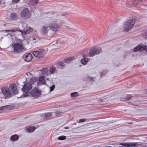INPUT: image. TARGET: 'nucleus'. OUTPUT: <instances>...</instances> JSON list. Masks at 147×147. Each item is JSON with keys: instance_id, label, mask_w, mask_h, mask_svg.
I'll return each mask as SVG.
<instances>
[{"instance_id": "nucleus-30", "label": "nucleus", "mask_w": 147, "mask_h": 147, "mask_svg": "<svg viewBox=\"0 0 147 147\" xmlns=\"http://www.w3.org/2000/svg\"><path fill=\"white\" fill-rule=\"evenodd\" d=\"M143 0H132L133 3L134 5H136Z\"/></svg>"}, {"instance_id": "nucleus-8", "label": "nucleus", "mask_w": 147, "mask_h": 147, "mask_svg": "<svg viewBox=\"0 0 147 147\" xmlns=\"http://www.w3.org/2000/svg\"><path fill=\"white\" fill-rule=\"evenodd\" d=\"M101 51L100 48H94L90 50L88 54L86 55V56H89V57H92L100 53Z\"/></svg>"}, {"instance_id": "nucleus-10", "label": "nucleus", "mask_w": 147, "mask_h": 147, "mask_svg": "<svg viewBox=\"0 0 147 147\" xmlns=\"http://www.w3.org/2000/svg\"><path fill=\"white\" fill-rule=\"evenodd\" d=\"M22 25L24 28V30L21 31L23 34H28L32 30V28L28 26L26 24L23 23L22 24Z\"/></svg>"}, {"instance_id": "nucleus-13", "label": "nucleus", "mask_w": 147, "mask_h": 147, "mask_svg": "<svg viewBox=\"0 0 147 147\" xmlns=\"http://www.w3.org/2000/svg\"><path fill=\"white\" fill-rule=\"evenodd\" d=\"M144 50L147 52V46L140 44L134 49V52H136L138 51H141Z\"/></svg>"}, {"instance_id": "nucleus-33", "label": "nucleus", "mask_w": 147, "mask_h": 147, "mask_svg": "<svg viewBox=\"0 0 147 147\" xmlns=\"http://www.w3.org/2000/svg\"><path fill=\"white\" fill-rule=\"evenodd\" d=\"M66 138V136H60L58 138V139L59 140H64Z\"/></svg>"}, {"instance_id": "nucleus-37", "label": "nucleus", "mask_w": 147, "mask_h": 147, "mask_svg": "<svg viewBox=\"0 0 147 147\" xmlns=\"http://www.w3.org/2000/svg\"><path fill=\"white\" fill-rule=\"evenodd\" d=\"M131 98V96H127L126 98H125V99L124 100L126 101V100H130Z\"/></svg>"}, {"instance_id": "nucleus-6", "label": "nucleus", "mask_w": 147, "mask_h": 147, "mask_svg": "<svg viewBox=\"0 0 147 147\" xmlns=\"http://www.w3.org/2000/svg\"><path fill=\"white\" fill-rule=\"evenodd\" d=\"M2 92L6 98L11 97L13 94L8 88L4 87L2 89Z\"/></svg>"}, {"instance_id": "nucleus-19", "label": "nucleus", "mask_w": 147, "mask_h": 147, "mask_svg": "<svg viewBox=\"0 0 147 147\" xmlns=\"http://www.w3.org/2000/svg\"><path fill=\"white\" fill-rule=\"evenodd\" d=\"M40 71L41 74H45L46 76L49 75L50 74L48 69L47 68H44L41 69Z\"/></svg>"}, {"instance_id": "nucleus-20", "label": "nucleus", "mask_w": 147, "mask_h": 147, "mask_svg": "<svg viewBox=\"0 0 147 147\" xmlns=\"http://www.w3.org/2000/svg\"><path fill=\"white\" fill-rule=\"evenodd\" d=\"M65 66V63L62 62H60L58 65V67L59 68L63 69L64 68Z\"/></svg>"}, {"instance_id": "nucleus-12", "label": "nucleus", "mask_w": 147, "mask_h": 147, "mask_svg": "<svg viewBox=\"0 0 147 147\" xmlns=\"http://www.w3.org/2000/svg\"><path fill=\"white\" fill-rule=\"evenodd\" d=\"M45 50L44 49H41L38 51H35L33 52V55L35 57H42L44 55Z\"/></svg>"}, {"instance_id": "nucleus-28", "label": "nucleus", "mask_w": 147, "mask_h": 147, "mask_svg": "<svg viewBox=\"0 0 147 147\" xmlns=\"http://www.w3.org/2000/svg\"><path fill=\"white\" fill-rule=\"evenodd\" d=\"M143 144V143L142 142H134V147H138Z\"/></svg>"}, {"instance_id": "nucleus-34", "label": "nucleus", "mask_w": 147, "mask_h": 147, "mask_svg": "<svg viewBox=\"0 0 147 147\" xmlns=\"http://www.w3.org/2000/svg\"><path fill=\"white\" fill-rule=\"evenodd\" d=\"M143 37L146 39H147V31L145 32L143 34Z\"/></svg>"}, {"instance_id": "nucleus-11", "label": "nucleus", "mask_w": 147, "mask_h": 147, "mask_svg": "<svg viewBox=\"0 0 147 147\" xmlns=\"http://www.w3.org/2000/svg\"><path fill=\"white\" fill-rule=\"evenodd\" d=\"M32 96L37 98L39 97L41 94V91L39 90L36 88H34L32 89V92L30 94Z\"/></svg>"}, {"instance_id": "nucleus-38", "label": "nucleus", "mask_w": 147, "mask_h": 147, "mask_svg": "<svg viewBox=\"0 0 147 147\" xmlns=\"http://www.w3.org/2000/svg\"><path fill=\"white\" fill-rule=\"evenodd\" d=\"M64 127L62 126L59 128V130L61 131H64Z\"/></svg>"}, {"instance_id": "nucleus-45", "label": "nucleus", "mask_w": 147, "mask_h": 147, "mask_svg": "<svg viewBox=\"0 0 147 147\" xmlns=\"http://www.w3.org/2000/svg\"><path fill=\"white\" fill-rule=\"evenodd\" d=\"M118 147H124L120 146H119Z\"/></svg>"}, {"instance_id": "nucleus-4", "label": "nucleus", "mask_w": 147, "mask_h": 147, "mask_svg": "<svg viewBox=\"0 0 147 147\" xmlns=\"http://www.w3.org/2000/svg\"><path fill=\"white\" fill-rule=\"evenodd\" d=\"M26 42V40L22 41L20 43H16L14 44L13 47L14 51L16 52H21L23 49V45Z\"/></svg>"}, {"instance_id": "nucleus-41", "label": "nucleus", "mask_w": 147, "mask_h": 147, "mask_svg": "<svg viewBox=\"0 0 147 147\" xmlns=\"http://www.w3.org/2000/svg\"><path fill=\"white\" fill-rule=\"evenodd\" d=\"M30 75V73H27L26 74V75L25 76L26 77H27V76H29Z\"/></svg>"}, {"instance_id": "nucleus-32", "label": "nucleus", "mask_w": 147, "mask_h": 147, "mask_svg": "<svg viewBox=\"0 0 147 147\" xmlns=\"http://www.w3.org/2000/svg\"><path fill=\"white\" fill-rule=\"evenodd\" d=\"M45 116L47 118H49L52 115V113L51 112L47 113H45Z\"/></svg>"}, {"instance_id": "nucleus-29", "label": "nucleus", "mask_w": 147, "mask_h": 147, "mask_svg": "<svg viewBox=\"0 0 147 147\" xmlns=\"http://www.w3.org/2000/svg\"><path fill=\"white\" fill-rule=\"evenodd\" d=\"M38 0H31L30 1V3L32 5H34L38 3Z\"/></svg>"}, {"instance_id": "nucleus-14", "label": "nucleus", "mask_w": 147, "mask_h": 147, "mask_svg": "<svg viewBox=\"0 0 147 147\" xmlns=\"http://www.w3.org/2000/svg\"><path fill=\"white\" fill-rule=\"evenodd\" d=\"M100 125V123L98 122L93 123H89L88 124L87 126L86 127V128H91L92 130H94L97 129L98 127Z\"/></svg>"}, {"instance_id": "nucleus-42", "label": "nucleus", "mask_w": 147, "mask_h": 147, "mask_svg": "<svg viewBox=\"0 0 147 147\" xmlns=\"http://www.w3.org/2000/svg\"><path fill=\"white\" fill-rule=\"evenodd\" d=\"M13 1L15 3H17L20 0H13Z\"/></svg>"}, {"instance_id": "nucleus-23", "label": "nucleus", "mask_w": 147, "mask_h": 147, "mask_svg": "<svg viewBox=\"0 0 147 147\" xmlns=\"http://www.w3.org/2000/svg\"><path fill=\"white\" fill-rule=\"evenodd\" d=\"M35 129L34 127H31L27 129V131L28 132H31L33 131Z\"/></svg>"}, {"instance_id": "nucleus-22", "label": "nucleus", "mask_w": 147, "mask_h": 147, "mask_svg": "<svg viewBox=\"0 0 147 147\" xmlns=\"http://www.w3.org/2000/svg\"><path fill=\"white\" fill-rule=\"evenodd\" d=\"M18 16L16 13H13L10 16V18L13 20H15L18 18Z\"/></svg>"}, {"instance_id": "nucleus-31", "label": "nucleus", "mask_w": 147, "mask_h": 147, "mask_svg": "<svg viewBox=\"0 0 147 147\" xmlns=\"http://www.w3.org/2000/svg\"><path fill=\"white\" fill-rule=\"evenodd\" d=\"M71 97H74L78 96V93L77 92H74L71 94Z\"/></svg>"}, {"instance_id": "nucleus-3", "label": "nucleus", "mask_w": 147, "mask_h": 147, "mask_svg": "<svg viewBox=\"0 0 147 147\" xmlns=\"http://www.w3.org/2000/svg\"><path fill=\"white\" fill-rule=\"evenodd\" d=\"M32 87V85L30 83H27L23 87L22 90L23 92V95L24 97L28 96L30 95V93L29 91Z\"/></svg>"}, {"instance_id": "nucleus-16", "label": "nucleus", "mask_w": 147, "mask_h": 147, "mask_svg": "<svg viewBox=\"0 0 147 147\" xmlns=\"http://www.w3.org/2000/svg\"><path fill=\"white\" fill-rule=\"evenodd\" d=\"M24 60L27 61H30L32 59V55L30 53L25 54L23 56Z\"/></svg>"}, {"instance_id": "nucleus-43", "label": "nucleus", "mask_w": 147, "mask_h": 147, "mask_svg": "<svg viewBox=\"0 0 147 147\" xmlns=\"http://www.w3.org/2000/svg\"><path fill=\"white\" fill-rule=\"evenodd\" d=\"M69 129V127H64V129Z\"/></svg>"}, {"instance_id": "nucleus-24", "label": "nucleus", "mask_w": 147, "mask_h": 147, "mask_svg": "<svg viewBox=\"0 0 147 147\" xmlns=\"http://www.w3.org/2000/svg\"><path fill=\"white\" fill-rule=\"evenodd\" d=\"M18 139V136L16 134L13 135L11 137V139L13 141L17 140Z\"/></svg>"}, {"instance_id": "nucleus-36", "label": "nucleus", "mask_w": 147, "mask_h": 147, "mask_svg": "<svg viewBox=\"0 0 147 147\" xmlns=\"http://www.w3.org/2000/svg\"><path fill=\"white\" fill-rule=\"evenodd\" d=\"M55 87V85H53L52 86L50 87V92L52 91L54 89Z\"/></svg>"}, {"instance_id": "nucleus-26", "label": "nucleus", "mask_w": 147, "mask_h": 147, "mask_svg": "<svg viewBox=\"0 0 147 147\" xmlns=\"http://www.w3.org/2000/svg\"><path fill=\"white\" fill-rule=\"evenodd\" d=\"M74 59L73 57H69L68 58L65 59L64 60V62L67 63H68L71 61L73 60Z\"/></svg>"}, {"instance_id": "nucleus-21", "label": "nucleus", "mask_w": 147, "mask_h": 147, "mask_svg": "<svg viewBox=\"0 0 147 147\" xmlns=\"http://www.w3.org/2000/svg\"><path fill=\"white\" fill-rule=\"evenodd\" d=\"M37 80V78L35 77H32L30 79V82L32 84L35 83Z\"/></svg>"}, {"instance_id": "nucleus-44", "label": "nucleus", "mask_w": 147, "mask_h": 147, "mask_svg": "<svg viewBox=\"0 0 147 147\" xmlns=\"http://www.w3.org/2000/svg\"><path fill=\"white\" fill-rule=\"evenodd\" d=\"M3 107H1V108H0V109H3Z\"/></svg>"}, {"instance_id": "nucleus-39", "label": "nucleus", "mask_w": 147, "mask_h": 147, "mask_svg": "<svg viewBox=\"0 0 147 147\" xmlns=\"http://www.w3.org/2000/svg\"><path fill=\"white\" fill-rule=\"evenodd\" d=\"M56 43L57 44H59L61 43V41L60 40L57 39L56 40Z\"/></svg>"}, {"instance_id": "nucleus-18", "label": "nucleus", "mask_w": 147, "mask_h": 147, "mask_svg": "<svg viewBox=\"0 0 147 147\" xmlns=\"http://www.w3.org/2000/svg\"><path fill=\"white\" fill-rule=\"evenodd\" d=\"M120 144L127 147H134V142L122 143H120Z\"/></svg>"}, {"instance_id": "nucleus-5", "label": "nucleus", "mask_w": 147, "mask_h": 147, "mask_svg": "<svg viewBox=\"0 0 147 147\" xmlns=\"http://www.w3.org/2000/svg\"><path fill=\"white\" fill-rule=\"evenodd\" d=\"M35 33L34 34H32L28 38L29 40L31 42L35 43L39 42L40 41V39L38 36L36 32L35 31Z\"/></svg>"}, {"instance_id": "nucleus-2", "label": "nucleus", "mask_w": 147, "mask_h": 147, "mask_svg": "<svg viewBox=\"0 0 147 147\" xmlns=\"http://www.w3.org/2000/svg\"><path fill=\"white\" fill-rule=\"evenodd\" d=\"M136 21V19L134 17H133L127 21L123 25V29L124 31L128 32L131 29L135 24Z\"/></svg>"}, {"instance_id": "nucleus-9", "label": "nucleus", "mask_w": 147, "mask_h": 147, "mask_svg": "<svg viewBox=\"0 0 147 147\" xmlns=\"http://www.w3.org/2000/svg\"><path fill=\"white\" fill-rule=\"evenodd\" d=\"M17 30H7L5 31L7 33V34H6L5 36H8L9 38H11L13 40H16V32Z\"/></svg>"}, {"instance_id": "nucleus-25", "label": "nucleus", "mask_w": 147, "mask_h": 147, "mask_svg": "<svg viewBox=\"0 0 147 147\" xmlns=\"http://www.w3.org/2000/svg\"><path fill=\"white\" fill-rule=\"evenodd\" d=\"M88 61V59L87 58H85L81 60V62L83 65L86 64Z\"/></svg>"}, {"instance_id": "nucleus-35", "label": "nucleus", "mask_w": 147, "mask_h": 147, "mask_svg": "<svg viewBox=\"0 0 147 147\" xmlns=\"http://www.w3.org/2000/svg\"><path fill=\"white\" fill-rule=\"evenodd\" d=\"M86 121V119H80L78 123H81L82 122H85Z\"/></svg>"}, {"instance_id": "nucleus-40", "label": "nucleus", "mask_w": 147, "mask_h": 147, "mask_svg": "<svg viewBox=\"0 0 147 147\" xmlns=\"http://www.w3.org/2000/svg\"><path fill=\"white\" fill-rule=\"evenodd\" d=\"M60 112L59 111H56V112H55V113L56 115H60Z\"/></svg>"}, {"instance_id": "nucleus-46", "label": "nucleus", "mask_w": 147, "mask_h": 147, "mask_svg": "<svg viewBox=\"0 0 147 147\" xmlns=\"http://www.w3.org/2000/svg\"><path fill=\"white\" fill-rule=\"evenodd\" d=\"M27 43H28V42Z\"/></svg>"}, {"instance_id": "nucleus-17", "label": "nucleus", "mask_w": 147, "mask_h": 147, "mask_svg": "<svg viewBox=\"0 0 147 147\" xmlns=\"http://www.w3.org/2000/svg\"><path fill=\"white\" fill-rule=\"evenodd\" d=\"M45 77L43 76H41L38 79V81L37 84L40 85L42 84H45V82L44 80Z\"/></svg>"}, {"instance_id": "nucleus-15", "label": "nucleus", "mask_w": 147, "mask_h": 147, "mask_svg": "<svg viewBox=\"0 0 147 147\" xmlns=\"http://www.w3.org/2000/svg\"><path fill=\"white\" fill-rule=\"evenodd\" d=\"M22 17L24 18H28L30 16V12L28 8L24 9L21 13Z\"/></svg>"}, {"instance_id": "nucleus-7", "label": "nucleus", "mask_w": 147, "mask_h": 147, "mask_svg": "<svg viewBox=\"0 0 147 147\" xmlns=\"http://www.w3.org/2000/svg\"><path fill=\"white\" fill-rule=\"evenodd\" d=\"M9 88L12 94H16L18 93L17 86L15 83H12L10 84Z\"/></svg>"}, {"instance_id": "nucleus-27", "label": "nucleus", "mask_w": 147, "mask_h": 147, "mask_svg": "<svg viewBox=\"0 0 147 147\" xmlns=\"http://www.w3.org/2000/svg\"><path fill=\"white\" fill-rule=\"evenodd\" d=\"M56 70V68L54 67H52L50 68V72L49 73H51V74H53L54 73Z\"/></svg>"}, {"instance_id": "nucleus-1", "label": "nucleus", "mask_w": 147, "mask_h": 147, "mask_svg": "<svg viewBox=\"0 0 147 147\" xmlns=\"http://www.w3.org/2000/svg\"><path fill=\"white\" fill-rule=\"evenodd\" d=\"M58 20H50L49 23V26H42L41 29V33L44 35H47L49 30L53 33L56 32L58 30V27L59 26Z\"/></svg>"}]
</instances>
